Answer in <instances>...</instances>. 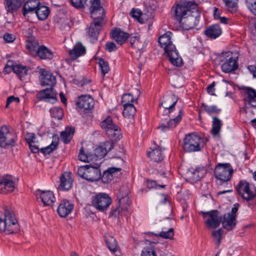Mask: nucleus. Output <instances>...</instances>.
<instances>
[{"label": "nucleus", "instance_id": "obj_24", "mask_svg": "<svg viewBox=\"0 0 256 256\" xmlns=\"http://www.w3.org/2000/svg\"><path fill=\"white\" fill-rule=\"evenodd\" d=\"M121 170L122 168H109L103 172L102 175L101 174L100 179L104 184H108L116 176V174Z\"/></svg>", "mask_w": 256, "mask_h": 256}, {"label": "nucleus", "instance_id": "obj_25", "mask_svg": "<svg viewBox=\"0 0 256 256\" xmlns=\"http://www.w3.org/2000/svg\"><path fill=\"white\" fill-rule=\"evenodd\" d=\"M244 94L245 104L256 108V90L251 88H246Z\"/></svg>", "mask_w": 256, "mask_h": 256}, {"label": "nucleus", "instance_id": "obj_49", "mask_svg": "<svg viewBox=\"0 0 256 256\" xmlns=\"http://www.w3.org/2000/svg\"><path fill=\"white\" fill-rule=\"evenodd\" d=\"M58 26L62 30H68L70 27L69 20L66 18H60L57 21Z\"/></svg>", "mask_w": 256, "mask_h": 256}, {"label": "nucleus", "instance_id": "obj_14", "mask_svg": "<svg viewBox=\"0 0 256 256\" xmlns=\"http://www.w3.org/2000/svg\"><path fill=\"white\" fill-rule=\"evenodd\" d=\"M76 105L81 110L87 112L94 108V101L90 95H82L78 98Z\"/></svg>", "mask_w": 256, "mask_h": 256}, {"label": "nucleus", "instance_id": "obj_36", "mask_svg": "<svg viewBox=\"0 0 256 256\" xmlns=\"http://www.w3.org/2000/svg\"><path fill=\"white\" fill-rule=\"evenodd\" d=\"M50 13V8L46 6L38 4V6L37 8L36 14L40 20H44L46 19Z\"/></svg>", "mask_w": 256, "mask_h": 256}, {"label": "nucleus", "instance_id": "obj_33", "mask_svg": "<svg viewBox=\"0 0 256 256\" xmlns=\"http://www.w3.org/2000/svg\"><path fill=\"white\" fill-rule=\"evenodd\" d=\"M222 28L218 24L209 26L204 32V34L211 39H216L222 34Z\"/></svg>", "mask_w": 256, "mask_h": 256}, {"label": "nucleus", "instance_id": "obj_64", "mask_svg": "<svg viewBox=\"0 0 256 256\" xmlns=\"http://www.w3.org/2000/svg\"><path fill=\"white\" fill-rule=\"evenodd\" d=\"M19 102L20 100L18 98L15 97L14 96H10L7 98L6 107L8 108V105L12 102Z\"/></svg>", "mask_w": 256, "mask_h": 256}, {"label": "nucleus", "instance_id": "obj_52", "mask_svg": "<svg viewBox=\"0 0 256 256\" xmlns=\"http://www.w3.org/2000/svg\"><path fill=\"white\" fill-rule=\"evenodd\" d=\"M222 232L223 230L222 228H219L217 230L214 231L212 234V236L215 240L216 248H218L221 243Z\"/></svg>", "mask_w": 256, "mask_h": 256}, {"label": "nucleus", "instance_id": "obj_50", "mask_svg": "<svg viewBox=\"0 0 256 256\" xmlns=\"http://www.w3.org/2000/svg\"><path fill=\"white\" fill-rule=\"evenodd\" d=\"M137 100V98L135 100L136 102ZM134 102V97L130 93L125 94L122 95L121 100L122 106L132 104Z\"/></svg>", "mask_w": 256, "mask_h": 256}, {"label": "nucleus", "instance_id": "obj_44", "mask_svg": "<svg viewBox=\"0 0 256 256\" xmlns=\"http://www.w3.org/2000/svg\"><path fill=\"white\" fill-rule=\"evenodd\" d=\"M124 150L122 147L120 146H116L114 144V148L112 150L108 153V158H122V156L124 154Z\"/></svg>", "mask_w": 256, "mask_h": 256}, {"label": "nucleus", "instance_id": "obj_45", "mask_svg": "<svg viewBox=\"0 0 256 256\" xmlns=\"http://www.w3.org/2000/svg\"><path fill=\"white\" fill-rule=\"evenodd\" d=\"M124 110L122 112L123 116L128 118H132L136 112V109L134 104L123 106Z\"/></svg>", "mask_w": 256, "mask_h": 256}, {"label": "nucleus", "instance_id": "obj_5", "mask_svg": "<svg viewBox=\"0 0 256 256\" xmlns=\"http://www.w3.org/2000/svg\"><path fill=\"white\" fill-rule=\"evenodd\" d=\"M238 54L230 51L222 52L218 56L220 62L222 70L225 73H229L238 68Z\"/></svg>", "mask_w": 256, "mask_h": 256}, {"label": "nucleus", "instance_id": "obj_59", "mask_svg": "<svg viewBox=\"0 0 256 256\" xmlns=\"http://www.w3.org/2000/svg\"><path fill=\"white\" fill-rule=\"evenodd\" d=\"M105 50L111 52L116 51L117 50V46L114 42H108L105 45Z\"/></svg>", "mask_w": 256, "mask_h": 256}, {"label": "nucleus", "instance_id": "obj_26", "mask_svg": "<svg viewBox=\"0 0 256 256\" xmlns=\"http://www.w3.org/2000/svg\"><path fill=\"white\" fill-rule=\"evenodd\" d=\"M110 34L112 38L120 45H122L129 36L128 33L123 32L118 28L112 30Z\"/></svg>", "mask_w": 256, "mask_h": 256}, {"label": "nucleus", "instance_id": "obj_1", "mask_svg": "<svg viewBox=\"0 0 256 256\" xmlns=\"http://www.w3.org/2000/svg\"><path fill=\"white\" fill-rule=\"evenodd\" d=\"M174 18L185 29L197 28L200 16L198 4L192 0H184L178 4L174 11Z\"/></svg>", "mask_w": 256, "mask_h": 256}, {"label": "nucleus", "instance_id": "obj_10", "mask_svg": "<svg viewBox=\"0 0 256 256\" xmlns=\"http://www.w3.org/2000/svg\"><path fill=\"white\" fill-rule=\"evenodd\" d=\"M233 172L234 170L230 164L218 163L214 168V175L222 184L230 181Z\"/></svg>", "mask_w": 256, "mask_h": 256}, {"label": "nucleus", "instance_id": "obj_58", "mask_svg": "<svg viewBox=\"0 0 256 256\" xmlns=\"http://www.w3.org/2000/svg\"><path fill=\"white\" fill-rule=\"evenodd\" d=\"M86 0H70V2L72 4V6L75 8H84V4L88 6V5L86 3Z\"/></svg>", "mask_w": 256, "mask_h": 256}, {"label": "nucleus", "instance_id": "obj_51", "mask_svg": "<svg viewBox=\"0 0 256 256\" xmlns=\"http://www.w3.org/2000/svg\"><path fill=\"white\" fill-rule=\"evenodd\" d=\"M122 208L120 206V204L112 208L110 212V217H114L118 219H120V216H122Z\"/></svg>", "mask_w": 256, "mask_h": 256}, {"label": "nucleus", "instance_id": "obj_32", "mask_svg": "<svg viewBox=\"0 0 256 256\" xmlns=\"http://www.w3.org/2000/svg\"><path fill=\"white\" fill-rule=\"evenodd\" d=\"M105 242L108 248L112 254L116 256H120L121 254L118 249L117 242L114 236H106L105 237Z\"/></svg>", "mask_w": 256, "mask_h": 256}, {"label": "nucleus", "instance_id": "obj_15", "mask_svg": "<svg viewBox=\"0 0 256 256\" xmlns=\"http://www.w3.org/2000/svg\"><path fill=\"white\" fill-rule=\"evenodd\" d=\"M36 98L39 100L55 103L56 100V92L53 88H46L39 91L36 94Z\"/></svg>", "mask_w": 256, "mask_h": 256}, {"label": "nucleus", "instance_id": "obj_2", "mask_svg": "<svg viewBox=\"0 0 256 256\" xmlns=\"http://www.w3.org/2000/svg\"><path fill=\"white\" fill-rule=\"evenodd\" d=\"M85 2L90 6V12L94 20L88 28V36L92 40L96 41L103 26L104 9L101 6L100 0H86Z\"/></svg>", "mask_w": 256, "mask_h": 256}, {"label": "nucleus", "instance_id": "obj_61", "mask_svg": "<svg viewBox=\"0 0 256 256\" xmlns=\"http://www.w3.org/2000/svg\"><path fill=\"white\" fill-rule=\"evenodd\" d=\"M36 138V136L34 133L29 132L26 135L25 139L28 144L34 143Z\"/></svg>", "mask_w": 256, "mask_h": 256}, {"label": "nucleus", "instance_id": "obj_37", "mask_svg": "<svg viewBox=\"0 0 256 256\" xmlns=\"http://www.w3.org/2000/svg\"><path fill=\"white\" fill-rule=\"evenodd\" d=\"M86 48L82 44H78L74 46L73 48L68 52L69 55L74 59L84 54L86 52Z\"/></svg>", "mask_w": 256, "mask_h": 256}, {"label": "nucleus", "instance_id": "obj_11", "mask_svg": "<svg viewBox=\"0 0 256 256\" xmlns=\"http://www.w3.org/2000/svg\"><path fill=\"white\" fill-rule=\"evenodd\" d=\"M112 200L108 194L98 193L92 198V206L101 212L106 211L111 204Z\"/></svg>", "mask_w": 256, "mask_h": 256}, {"label": "nucleus", "instance_id": "obj_54", "mask_svg": "<svg viewBox=\"0 0 256 256\" xmlns=\"http://www.w3.org/2000/svg\"><path fill=\"white\" fill-rule=\"evenodd\" d=\"M174 236V228H170L168 231L162 230L159 234L158 236L164 238L172 239Z\"/></svg>", "mask_w": 256, "mask_h": 256}, {"label": "nucleus", "instance_id": "obj_31", "mask_svg": "<svg viewBox=\"0 0 256 256\" xmlns=\"http://www.w3.org/2000/svg\"><path fill=\"white\" fill-rule=\"evenodd\" d=\"M24 0H5V8L8 12L12 14L21 7Z\"/></svg>", "mask_w": 256, "mask_h": 256}, {"label": "nucleus", "instance_id": "obj_43", "mask_svg": "<svg viewBox=\"0 0 256 256\" xmlns=\"http://www.w3.org/2000/svg\"><path fill=\"white\" fill-rule=\"evenodd\" d=\"M200 108L202 110L204 111L210 116L212 114H218L222 110L216 105L208 106L204 103L201 104Z\"/></svg>", "mask_w": 256, "mask_h": 256}, {"label": "nucleus", "instance_id": "obj_56", "mask_svg": "<svg viewBox=\"0 0 256 256\" xmlns=\"http://www.w3.org/2000/svg\"><path fill=\"white\" fill-rule=\"evenodd\" d=\"M78 157L80 160L84 162H88L91 159L90 156L85 152L83 147L80 148Z\"/></svg>", "mask_w": 256, "mask_h": 256}, {"label": "nucleus", "instance_id": "obj_6", "mask_svg": "<svg viewBox=\"0 0 256 256\" xmlns=\"http://www.w3.org/2000/svg\"><path fill=\"white\" fill-rule=\"evenodd\" d=\"M100 124L110 140L116 141L122 138L121 129L114 122L111 116H107Z\"/></svg>", "mask_w": 256, "mask_h": 256}, {"label": "nucleus", "instance_id": "obj_16", "mask_svg": "<svg viewBox=\"0 0 256 256\" xmlns=\"http://www.w3.org/2000/svg\"><path fill=\"white\" fill-rule=\"evenodd\" d=\"M39 78L42 86H48L53 88L56 83V76L44 68L40 70Z\"/></svg>", "mask_w": 256, "mask_h": 256}, {"label": "nucleus", "instance_id": "obj_30", "mask_svg": "<svg viewBox=\"0 0 256 256\" xmlns=\"http://www.w3.org/2000/svg\"><path fill=\"white\" fill-rule=\"evenodd\" d=\"M34 57H38L40 60H51L54 58V52L44 45L40 46Z\"/></svg>", "mask_w": 256, "mask_h": 256}, {"label": "nucleus", "instance_id": "obj_60", "mask_svg": "<svg viewBox=\"0 0 256 256\" xmlns=\"http://www.w3.org/2000/svg\"><path fill=\"white\" fill-rule=\"evenodd\" d=\"M91 82L90 80H88L84 78H80L78 80H75L74 83L80 86H83Z\"/></svg>", "mask_w": 256, "mask_h": 256}, {"label": "nucleus", "instance_id": "obj_39", "mask_svg": "<svg viewBox=\"0 0 256 256\" xmlns=\"http://www.w3.org/2000/svg\"><path fill=\"white\" fill-rule=\"evenodd\" d=\"M74 132V128H66L64 131L60 133L61 140L65 144H68L72 139Z\"/></svg>", "mask_w": 256, "mask_h": 256}, {"label": "nucleus", "instance_id": "obj_20", "mask_svg": "<svg viewBox=\"0 0 256 256\" xmlns=\"http://www.w3.org/2000/svg\"><path fill=\"white\" fill-rule=\"evenodd\" d=\"M74 208V204L70 201L64 199L58 204L57 212L61 218H66L70 214Z\"/></svg>", "mask_w": 256, "mask_h": 256}, {"label": "nucleus", "instance_id": "obj_3", "mask_svg": "<svg viewBox=\"0 0 256 256\" xmlns=\"http://www.w3.org/2000/svg\"><path fill=\"white\" fill-rule=\"evenodd\" d=\"M172 35V33L171 32H166L159 37L158 42L160 46L164 48L170 62L174 66L180 67L183 65L184 62L175 46L171 40Z\"/></svg>", "mask_w": 256, "mask_h": 256}, {"label": "nucleus", "instance_id": "obj_55", "mask_svg": "<svg viewBox=\"0 0 256 256\" xmlns=\"http://www.w3.org/2000/svg\"><path fill=\"white\" fill-rule=\"evenodd\" d=\"M246 2L250 12L256 16V0H246Z\"/></svg>", "mask_w": 256, "mask_h": 256}, {"label": "nucleus", "instance_id": "obj_34", "mask_svg": "<svg viewBox=\"0 0 256 256\" xmlns=\"http://www.w3.org/2000/svg\"><path fill=\"white\" fill-rule=\"evenodd\" d=\"M148 156L154 162H159L164 158V155L162 154V148L159 146L154 148L151 151L148 152Z\"/></svg>", "mask_w": 256, "mask_h": 256}, {"label": "nucleus", "instance_id": "obj_8", "mask_svg": "<svg viewBox=\"0 0 256 256\" xmlns=\"http://www.w3.org/2000/svg\"><path fill=\"white\" fill-rule=\"evenodd\" d=\"M78 174L82 178L90 181H98L100 179V166L86 165L80 167L78 170Z\"/></svg>", "mask_w": 256, "mask_h": 256}, {"label": "nucleus", "instance_id": "obj_42", "mask_svg": "<svg viewBox=\"0 0 256 256\" xmlns=\"http://www.w3.org/2000/svg\"><path fill=\"white\" fill-rule=\"evenodd\" d=\"M130 16L140 24L145 22L146 19L144 17L146 14H143L141 10L138 8H132L130 12Z\"/></svg>", "mask_w": 256, "mask_h": 256}, {"label": "nucleus", "instance_id": "obj_40", "mask_svg": "<svg viewBox=\"0 0 256 256\" xmlns=\"http://www.w3.org/2000/svg\"><path fill=\"white\" fill-rule=\"evenodd\" d=\"M222 125V122L220 119L217 117L213 116L212 122V128L210 130L211 134L214 136H218L220 134Z\"/></svg>", "mask_w": 256, "mask_h": 256}, {"label": "nucleus", "instance_id": "obj_12", "mask_svg": "<svg viewBox=\"0 0 256 256\" xmlns=\"http://www.w3.org/2000/svg\"><path fill=\"white\" fill-rule=\"evenodd\" d=\"M200 214L206 220L204 223L208 228L215 229L220 226L222 222V216H220V212L218 210L201 211Z\"/></svg>", "mask_w": 256, "mask_h": 256}, {"label": "nucleus", "instance_id": "obj_38", "mask_svg": "<svg viewBox=\"0 0 256 256\" xmlns=\"http://www.w3.org/2000/svg\"><path fill=\"white\" fill-rule=\"evenodd\" d=\"M26 47L30 54L34 56L37 52L38 48L40 47L38 43L32 40H27L26 42Z\"/></svg>", "mask_w": 256, "mask_h": 256}, {"label": "nucleus", "instance_id": "obj_13", "mask_svg": "<svg viewBox=\"0 0 256 256\" xmlns=\"http://www.w3.org/2000/svg\"><path fill=\"white\" fill-rule=\"evenodd\" d=\"M17 140V136L14 133L10 132L6 126H2L0 129V147L6 148L14 146Z\"/></svg>", "mask_w": 256, "mask_h": 256}, {"label": "nucleus", "instance_id": "obj_62", "mask_svg": "<svg viewBox=\"0 0 256 256\" xmlns=\"http://www.w3.org/2000/svg\"><path fill=\"white\" fill-rule=\"evenodd\" d=\"M3 38L6 42H12L16 38L12 34L6 33L3 36Z\"/></svg>", "mask_w": 256, "mask_h": 256}, {"label": "nucleus", "instance_id": "obj_4", "mask_svg": "<svg viewBox=\"0 0 256 256\" xmlns=\"http://www.w3.org/2000/svg\"><path fill=\"white\" fill-rule=\"evenodd\" d=\"M4 210V218L0 217V232L6 234L17 233L20 228L14 212L6 207Z\"/></svg>", "mask_w": 256, "mask_h": 256}, {"label": "nucleus", "instance_id": "obj_28", "mask_svg": "<svg viewBox=\"0 0 256 256\" xmlns=\"http://www.w3.org/2000/svg\"><path fill=\"white\" fill-rule=\"evenodd\" d=\"M40 2L36 0H28L24 4L22 9V14L24 16L29 14L36 13V10Z\"/></svg>", "mask_w": 256, "mask_h": 256}, {"label": "nucleus", "instance_id": "obj_7", "mask_svg": "<svg viewBox=\"0 0 256 256\" xmlns=\"http://www.w3.org/2000/svg\"><path fill=\"white\" fill-rule=\"evenodd\" d=\"M203 146L202 138L195 134L186 135L184 139L183 148L186 152H198Z\"/></svg>", "mask_w": 256, "mask_h": 256}, {"label": "nucleus", "instance_id": "obj_46", "mask_svg": "<svg viewBox=\"0 0 256 256\" xmlns=\"http://www.w3.org/2000/svg\"><path fill=\"white\" fill-rule=\"evenodd\" d=\"M50 112L52 117L56 119L62 120L63 118V110L60 106H54L50 110Z\"/></svg>", "mask_w": 256, "mask_h": 256}, {"label": "nucleus", "instance_id": "obj_27", "mask_svg": "<svg viewBox=\"0 0 256 256\" xmlns=\"http://www.w3.org/2000/svg\"><path fill=\"white\" fill-rule=\"evenodd\" d=\"M224 228L230 231L232 230L236 226V220L234 216H230V214H225L222 216V222Z\"/></svg>", "mask_w": 256, "mask_h": 256}, {"label": "nucleus", "instance_id": "obj_19", "mask_svg": "<svg viewBox=\"0 0 256 256\" xmlns=\"http://www.w3.org/2000/svg\"><path fill=\"white\" fill-rule=\"evenodd\" d=\"M113 140L106 141L101 144L94 150V154L97 158L102 159L104 158L114 148Z\"/></svg>", "mask_w": 256, "mask_h": 256}, {"label": "nucleus", "instance_id": "obj_23", "mask_svg": "<svg viewBox=\"0 0 256 256\" xmlns=\"http://www.w3.org/2000/svg\"><path fill=\"white\" fill-rule=\"evenodd\" d=\"M37 198H40L44 206H52L56 201L54 193L50 190L36 191Z\"/></svg>", "mask_w": 256, "mask_h": 256}, {"label": "nucleus", "instance_id": "obj_53", "mask_svg": "<svg viewBox=\"0 0 256 256\" xmlns=\"http://www.w3.org/2000/svg\"><path fill=\"white\" fill-rule=\"evenodd\" d=\"M98 64L100 68L102 74L104 76L110 70L108 63L102 58H100L98 60Z\"/></svg>", "mask_w": 256, "mask_h": 256}, {"label": "nucleus", "instance_id": "obj_47", "mask_svg": "<svg viewBox=\"0 0 256 256\" xmlns=\"http://www.w3.org/2000/svg\"><path fill=\"white\" fill-rule=\"evenodd\" d=\"M228 11L234 13L238 10V0H223Z\"/></svg>", "mask_w": 256, "mask_h": 256}, {"label": "nucleus", "instance_id": "obj_9", "mask_svg": "<svg viewBox=\"0 0 256 256\" xmlns=\"http://www.w3.org/2000/svg\"><path fill=\"white\" fill-rule=\"evenodd\" d=\"M235 188L238 194L248 202L256 197V188L251 186L250 183L246 180H240Z\"/></svg>", "mask_w": 256, "mask_h": 256}, {"label": "nucleus", "instance_id": "obj_18", "mask_svg": "<svg viewBox=\"0 0 256 256\" xmlns=\"http://www.w3.org/2000/svg\"><path fill=\"white\" fill-rule=\"evenodd\" d=\"M183 116L184 111L182 108H180L177 116L173 118L170 119L166 122V124L162 122L157 128L160 130L162 132H165L170 128H175L182 120Z\"/></svg>", "mask_w": 256, "mask_h": 256}, {"label": "nucleus", "instance_id": "obj_21", "mask_svg": "<svg viewBox=\"0 0 256 256\" xmlns=\"http://www.w3.org/2000/svg\"><path fill=\"white\" fill-rule=\"evenodd\" d=\"M74 182L72 174L70 172H64L60 177L58 189L62 191H68L72 188Z\"/></svg>", "mask_w": 256, "mask_h": 256}, {"label": "nucleus", "instance_id": "obj_17", "mask_svg": "<svg viewBox=\"0 0 256 256\" xmlns=\"http://www.w3.org/2000/svg\"><path fill=\"white\" fill-rule=\"evenodd\" d=\"M178 98L174 94L165 95L162 98L160 106L165 109L166 112L170 114L174 111Z\"/></svg>", "mask_w": 256, "mask_h": 256}, {"label": "nucleus", "instance_id": "obj_22", "mask_svg": "<svg viewBox=\"0 0 256 256\" xmlns=\"http://www.w3.org/2000/svg\"><path fill=\"white\" fill-rule=\"evenodd\" d=\"M14 188V183L12 176H4L0 180V194L12 192Z\"/></svg>", "mask_w": 256, "mask_h": 256}, {"label": "nucleus", "instance_id": "obj_29", "mask_svg": "<svg viewBox=\"0 0 256 256\" xmlns=\"http://www.w3.org/2000/svg\"><path fill=\"white\" fill-rule=\"evenodd\" d=\"M206 173V168L203 166H200L192 170H190L188 174L190 175V178L196 182L199 181Z\"/></svg>", "mask_w": 256, "mask_h": 256}, {"label": "nucleus", "instance_id": "obj_35", "mask_svg": "<svg viewBox=\"0 0 256 256\" xmlns=\"http://www.w3.org/2000/svg\"><path fill=\"white\" fill-rule=\"evenodd\" d=\"M10 69L20 80H22V78L27 74L29 68L26 66L18 64L12 66Z\"/></svg>", "mask_w": 256, "mask_h": 256}, {"label": "nucleus", "instance_id": "obj_63", "mask_svg": "<svg viewBox=\"0 0 256 256\" xmlns=\"http://www.w3.org/2000/svg\"><path fill=\"white\" fill-rule=\"evenodd\" d=\"M216 85V82H213L211 84H209L206 88V90L208 94L214 96V86Z\"/></svg>", "mask_w": 256, "mask_h": 256}, {"label": "nucleus", "instance_id": "obj_48", "mask_svg": "<svg viewBox=\"0 0 256 256\" xmlns=\"http://www.w3.org/2000/svg\"><path fill=\"white\" fill-rule=\"evenodd\" d=\"M141 256H158L156 248L152 246L144 247L142 250Z\"/></svg>", "mask_w": 256, "mask_h": 256}, {"label": "nucleus", "instance_id": "obj_57", "mask_svg": "<svg viewBox=\"0 0 256 256\" xmlns=\"http://www.w3.org/2000/svg\"><path fill=\"white\" fill-rule=\"evenodd\" d=\"M146 189L144 190L143 188H142L140 190L142 192H144V191L146 192L149 190L151 188H157L156 182V180H146Z\"/></svg>", "mask_w": 256, "mask_h": 256}, {"label": "nucleus", "instance_id": "obj_41", "mask_svg": "<svg viewBox=\"0 0 256 256\" xmlns=\"http://www.w3.org/2000/svg\"><path fill=\"white\" fill-rule=\"evenodd\" d=\"M58 137L57 136H54L52 144L45 147L40 149V152L44 155L46 154H50L54 150L56 149L58 146Z\"/></svg>", "mask_w": 256, "mask_h": 256}]
</instances>
